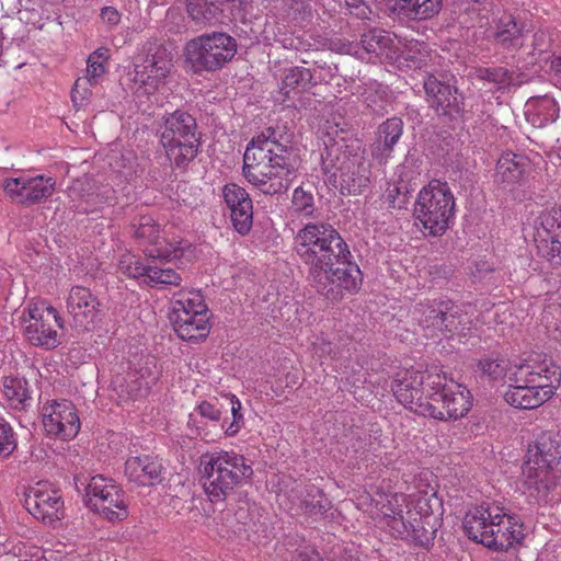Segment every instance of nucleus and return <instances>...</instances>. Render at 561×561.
I'll return each mask as SVG.
<instances>
[{
	"mask_svg": "<svg viewBox=\"0 0 561 561\" xmlns=\"http://www.w3.org/2000/svg\"><path fill=\"white\" fill-rule=\"evenodd\" d=\"M199 472L205 494L210 502L217 503L248 483L253 469L242 455L219 450L202 457Z\"/></svg>",
	"mask_w": 561,
	"mask_h": 561,
	"instance_id": "nucleus-5",
	"label": "nucleus"
},
{
	"mask_svg": "<svg viewBox=\"0 0 561 561\" xmlns=\"http://www.w3.org/2000/svg\"><path fill=\"white\" fill-rule=\"evenodd\" d=\"M392 391L407 409L436 420L462 417L472 407L470 391L437 367L398 373Z\"/></svg>",
	"mask_w": 561,
	"mask_h": 561,
	"instance_id": "nucleus-1",
	"label": "nucleus"
},
{
	"mask_svg": "<svg viewBox=\"0 0 561 561\" xmlns=\"http://www.w3.org/2000/svg\"><path fill=\"white\" fill-rule=\"evenodd\" d=\"M393 13L409 20H427L440 11L442 0H388Z\"/></svg>",
	"mask_w": 561,
	"mask_h": 561,
	"instance_id": "nucleus-31",
	"label": "nucleus"
},
{
	"mask_svg": "<svg viewBox=\"0 0 561 561\" xmlns=\"http://www.w3.org/2000/svg\"><path fill=\"white\" fill-rule=\"evenodd\" d=\"M56 181L50 176L26 175L9 178L3 182L5 195L14 203L34 205L50 197L55 191Z\"/></svg>",
	"mask_w": 561,
	"mask_h": 561,
	"instance_id": "nucleus-20",
	"label": "nucleus"
},
{
	"mask_svg": "<svg viewBox=\"0 0 561 561\" xmlns=\"http://www.w3.org/2000/svg\"><path fill=\"white\" fill-rule=\"evenodd\" d=\"M479 370L489 376L490 378L496 380L504 377L506 367L504 365V360L500 357H484L478 363Z\"/></svg>",
	"mask_w": 561,
	"mask_h": 561,
	"instance_id": "nucleus-45",
	"label": "nucleus"
},
{
	"mask_svg": "<svg viewBox=\"0 0 561 561\" xmlns=\"http://www.w3.org/2000/svg\"><path fill=\"white\" fill-rule=\"evenodd\" d=\"M89 84L85 78H79L76 81L71 92V100L76 106H84L89 102L91 98Z\"/></svg>",
	"mask_w": 561,
	"mask_h": 561,
	"instance_id": "nucleus-48",
	"label": "nucleus"
},
{
	"mask_svg": "<svg viewBox=\"0 0 561 561\" xmlns=\"http://www.w3.org/2000/svg\"><path fill=\"white\" fill-rule=\"evenodd\" d=\"M225 398L230 405L232 421L229 423L225 421L221 424V430L227 436H234L243 426V415L241 413L242 404L237 396L232 393H227Z\"/></svg>",
	"mask_w": 561,
	"mask_h": 561,
	"instance_id": "nucleus-41",
	"label": "nucleus"
},
{
	"mask_svg": "<svg viewBox=\"0 0 561 561\" xmlns=\"http://www.w3.org/2000/svg\"><path fill=\"white\" fill-rule=\"evenodd\" d=\"M456 199L447 182L432 180L422 187L414 205V217L431 236H442L455 218Z\"/></svg>",
	"mask_w": 561,
	"mask_h": 561,
	"instance_id": "nucleus-9",
	"label": "nucleus"
},
{
	"mask_svg": "<svg viewBox=\"0 0 561 561\" xmlns=\"http://www.w3.org/2000/svg\"><path fill=\"white\" fill-rule=\"evenodd\" d=\"M100 16L108 26H116L121 22V13L114 7L103 8Z\"/></svg>",
	"mask_w": 561,
	"mask_h": 561,
	"instance_id": "nucleus-49",
	"label": "nucleus"
},
{
	"mask_svg": "<svg viewBox=\"0 0 561 561\" xmlns=\"http://www.w3.org/2000/svg\"><path fill=\"white\" fill-rule=\"evenodd\" d=\"M195 130V118L185 112L175 111L164 118L160 141L174 165L183 167L196 157L199 141Z\"/></svg>",
	"mask_w": 561,
	"mask_h": 561,
	"instance_id": "nucleus-11",
	"label": "nucleus"
},
{
	"mask_svg": "<svg viewBox=\"0 0 561 561\" xmlns=\"http://www.w3.org/2000/svg\"><path fill=\"white\" fill-rule=\"evenodd\" d=\"M1 398L11 410H26L32 400L27 381L21 377H5L2 382Z\"/></svg>",
	"mask_w": 561,
	"mask_h": 561,
	"instance_id": "nucleus-33",
	"label": "nucleus"
},
{
	"mask_svg": "<svg viewBox=\"0 0 561 561\" xmlns=\"http://www.w3.org/2000/svg\"><path fill=\"white\" fill-rule=\"evenodd\" d=\"M368 495L376 493L386 502H377L380 505L379 513L385 525L390 529L393 536L400 538H414L420 528H422V515L417 510L415 499L403 493L387 494L379 488L369 485Z\"/></svg>",
	"mask_w": 561,
	"mask_h": 561,
	"instance_id": "nucleus-13",
	"label": "nucleus"
},
{
	"mask_svg": "<svg viewBox=\"0 0 561 561\" xmlns=\"http://www.w3.org/2000/svg\"><path fill=\"white\" fill-rule=\"evenodd\" d=\"M118 270L127 277L138 278L146 276L148 266L144 265L135 254L126 252L119 259Z\"/></svg>",
	"mask_w": 561,
	"mask_h": 561,
	"instance_id": "nucleus-42",
	"label": "nucleus"
},
{
	"mask_svg": "<svg viewBox=\"0 0 561 561\" xmlns=\"http://www.w3.org/2000/svg\"><path fill=\"white\" fill-rule=\"evenodd\" d=\"M403 131V123L398 117H392L382 123L377 131V138L371 147V154L380 162L387 161Z\"/></svg>",
	"mask_w": 561,
	"mask_h": 561,
	"instance_id": "nucleus-30",
	"label": "nucleus"
},
{
	"mask_svg": "<svg viewBox=\"0 0 561 561\" xmlns=\"http://www.w3.org/2000/svg\"><path fill=\"white\" fill-rule=\"evenodd\" d=\"M24 503L27 512L44 524L53 525L64 517L60 491L48 481H38L31 485Z\"/></svg>",
	"mask_w": 561,
	"mask_h": 561,
	"instance_id": "nucleus-17",
	"label": "nucleus"
},
{
	"mask_svg": "<svg viewBox=\"0 0 561 561\" xmlns=\"http://www.w3.org/2000/svg\"><path fill=\"white\" fill-rule=\"evenodd\" d=\"M161 471V462L149 455L129 457L125 462V474L130 481L140 485L158 482Z\"/></svg>",
	"mask_w": 561,
	"mask_h": 561,
	"instance_id": "nucleus-29",
	"label": "nucleus"
},
{
	"mask_svg": "<svg viewBox=\"0 0 561 561\" xmlns=\"http://www.w3.org/2000/svg\"><path fill=\"white\" fill-rule=\"evenodd\" d=\"M529 170L530 162L526 156L504 152L497 160L494 182L503 190L512 191L526 181Z\"/></svg>",
	"mask_w": 561,
	"mask_h": 561,
	"instance_id": "nucleus-24",
	"label": "nucleus"
},
{
	"mask_svg": "<svg viewBox=\"0 0 561 561\" xmlns=\"http://www.w3.org/2000/svg\"><path fill=\"white\" fill-rule=\"evenodd\" d=\"M229 0H187V13L197 24H214L220 20Z\"/></svg>",
	"mask_w": 561,
	"mask_h": 561,
	"instance_id": "nucleus-35",
	"label": "nucleus"
},
{
	"mask_svg": "<svg viewBox=\"0 0 561 561\" xmlns=\"http://www.w3.org/2000/svg\"><path fill=\"white\" fill-rule=\"evenodd\" d=\"M20 319L24 334L33 345L50 350L60 344L56 328L62 329L64 321L58 311L46 301L28 302Z\"/></svg>",
	"mask_w": 561,
	"mask_h": 561,
	"instance_id": "nucleus-14",
	"label": "nucleus"
},
{
	"mask_svg": "<svg viewBox=\"0 0 561 561\" xmlns=\"http://www.w3.org/2000/svg\"><path fill=\"white\" fill-rule=\"evenodd\" d=\"M558 83L561 84V80Z\"/></svg>",
	"mask_w": 561,
	"mask_h": 561,
	"instance_id": "nucleus-59",
	"label": "nucleus"
},
{
	"mask_svg": "<svg viewBox=\"0 0 561 561\" xmlns=\"http://www.w3.org/2000/svg\"><path fill=\"white\" fill-rule=\"evenodd\" d=\"M187 425L188 427H191L192 430H195V434L199 437H202L203 439H208V433L202 428L199 425H197V421L195 419V415L194 414H191L190 415V419H188V422H187Z\"/></svg>",
	"mask_w": 561,
	"mask_h": 561,
	"instance_id": "nucleus-51",
	"label": "nucleus"
},
{
	"mask_svg": "<svg viewBox=\"0 0 561 561\" xmlns=\"http://www.w3.org/2000/svg\"><path fill=\"white\" fill-rule=\"evenodd\" d=\"M351 254L336 257L333 264L324 267L325 277H310L320 291L335 298L343 291L354 294L362 285V272L359 267L350 261Z\"/></svg>",
	"mask_w": 561,
	"mask_h": 561,
	"instance_id": "nucleus-16",
	"label": "nucleus"
},
{
	"mask_svg": "<svg viewBox=\"0 0 561 561\" xmlns=\"http://www.w3.org/2000/svg\"><path fill=\"white\" fill-rule=\"evenodd\" d=\"M291 207L300 216L309 217L314 211L313 196L301 187H297L293 194Z\"/></svg>",
	"mask_w": 561,
	"mask_h": 561,
	"instance_id": "nucleus-43",
	"label": "nucleus"
},
{
	"mask_svg": "<svg viewBox=\"0 0 561 561\" xmlns=\"http://www.w3.org/2000/svg\"><path fill=\"white\" fill-rule=\"evenodd\" d=\"M561 459V438L552 432H543L529 445L523 467L524 482L543 500L556 485V466Z\"/></svg>",
	"mask_w": 561,
	"mask_h": 561,
	"instance_id": "nucleus-8",
	"label": "nucleus"
},
{
	"mask_svg": "<svg viewBox=\"0 0 561 561\" xmlns=\"http://www.w3.org/2000/svg\"><path fill=\"white\" fill-rule=\"evenodd\" d=\"M360 44L369 55V60L378 58L392 62V59H398L400 36L397 34L383 30H371L362 36Z\"/></svg>",
	"mask_w": 561,
	"mask_h": 561,
	"instance_id": "nucleus-27",
	"label": "nucleus"
},
{
	"mask_svg": "<svg viewBox=\"0 0 561 561\" xmlns=\"http://www.w3.org/2000/svg\"><path fill=\"white\" fill-rule=\"evenodd\" d=\"M85 504L108 520H123L128 516L124 492L103 476H94L85 488Z\"/></svg>",
	"mask_w": 561,
	"mask_h": 561,
	"instance_id": "nucleus-15",
	"label": "nucleus"
},
{
	"mask_svg": "<svg viewBox=\"0 0 561 561\" xmlns=\"http://www.w3.org/2000/svg\"><path fill=\"white\" fill-rule=\"evenodd\" d=\"M428 59L430 51L424 43L400 37L398 59H392V64H396L399 68H422L427 64Z\"/></svg>",
	"mask_w": 561,
	"mask_h": 561,
	"instance_id": "nucleus-34",
	"label": "nucleus"
},
{
	"mask_svg": "<svg viewBox=\"0 0 561 561\" xmlns=\"http://www.w3.org/2000/svg\"><path fill=\"white\" fill-rule=\"evenodd\" d=\"M525 32H528V30L525 28L524 24L511 14H503L496 22L494 37L505 46H515L519 44V39Z\"/></svg>",
	"mask_w": 561,
	"mask_h": 561,
	"instance_id": "nucleus-37",
	"label": "nucleus"
},
{
	"mask_svg": "<svg viewBox=\"0 0 561 561\" xmlns=\"http://www.w3.org/2000/svg\"><path fill=\"white\" fill-rule=\"evenodd\" d=\"M551 68L554 71V80L557 82L561 81V56H556L551 60Z\"/></svg>",
	"mask_w": 561,
	"mask_h": 561,
	"instance_id": "nucleus-52",
	"label": "nucleus"
},
{
	"mask_svg": "<svg viewBox=\"0 0 561 561\" xmlns=\"http://www.w3.org/2000/svg\"><path fill=\"white\" fill-rule=\"evenodd\" d=\"M134 236L149 243L145 249L147 256L160 260L180 259L184 255L186 243L182 240H169L165 233L160 236V227L151 216H141L133 224Z\"/></svg>",
	"mask_w": 561,
	"mask_h": 561,
	"instance_id": "nucleus-19",
	"label": "nucleus"
},
{
	"mask_svg": "<svg viewBox=\"0 0 561 561\" xmlns=\"http://www.w3.org/2000/svg\"><path fill=\"white\" fill-rule=\"evenodd\" d=\"M333 134H337L336 128ZM327 136L329 140H323L325 150L321 159L328 181L342 194H359L369 183V165L364 156L358 152L341 151L337 144H330L334 140L332 133L327 131Z\"/></svg>",
	"mask_w": 561,
	"mask_h": 561,
	"instance_id": "nucleus-7",
	"label": "nucleus"
},
{
	"mask_svg": "<svg viewBox=\"0 0 561 561\" xmlns=\"http://www.w3.org/2000/svg\"><path fill=\"white\" fill-rule=\"evenodd\" d=\"M154 377H145L141 375L139 378L137 377V373H130L128 375V385L115 381L114 391L117 394L118 402H126L128 400H137L138 398L147 394L148 390L151 387Z\"/></svg>",
	"mask_w": 561,
	"mask_h": 561,
	"instance_id": "nucleus-36",
	"label": "nucleus"
},
{
	"mask_svg": "<svg viewBox=\"0 0 561 561\" xmlns=\"http://www.w3.org/2000/svg\"><path fill=\"white\" fill-rule=\"evenodd\" d=\"M311 79L309 69L302 67H293L287 70L283 83L282 92L285 96H289L290 92L298 88H304Z\"/></svg>",
	"mask_w": 561,
	"mask_h": 561,
	"instance_id": "nucleus-39",
	"label": "nucleus"
},
{
	"mask_svg": "<svg viewBox=\"0 0 561 561\" xmlns=\"http://www.w3.org/2000/svg\"><path fill=\"white\" fill-rule=\"evenodd\" d=\"M219 407L220 404L217 400H204L196 405L195 412L211 422H219L221 419V410Z\"/></svg>",
	"mask_w": 561,
	"mask_h": 561,
	"instance_id": "nucleus-47",
	"label": "nucleus"
},
{
	"mask_svg": "<svg viewBox=\"0 0 561 561\" xmlns=\"http://www.w3.org/2000/svg\"><path fill=\"white\" fill-rule=\"evenodd\" d=\"M284 147L264 135L254 137L243 156V175L264 194L286 191L294 178Z\"/></svg>",
	"mask_w": 561,
	"mask_h": 561,
	"instance_id": "nucleus-3",
	"label": "nucleus"
},
{
	"mask_svg": "<svg viewBox=\"0 0 561 561\" xmlns=\"http://www.w3.org/2000/svg\"><path fill=\"white\" fill-rule=\"evenodd\" d=\"M363 0H344V4L345 7L347 8H359V5L362 4Z\"/></svg>",
	"mask_w": 561,
	"mask_h": 561,
	"instance_id": "nucleus-53",
	"label": "nucleus"
},
{
	"mask_svg": "<svg viewBox=\"0 0 561 561\" xmlns=\"http://www.w3.org/2000/svg\"><path fill=\"white\" fill-rule=\"evenodd\" d=\"M78 209H80L81 211H89V207L88 206H83L81 204L77 205L76 206Z\"/></svg>",
	"mask_w": 561,
	"mask_h": 561,
	"instance_id": "nucleus-56",
	"label": "nucleus"
},
{
	"mask_svg": "<svg viewBox=\"0 0 561 561\" xmlns=\"http://www.w3.org/2000/svg\"><path fill=\"white\" fill-rule=\"evenodd\" d=\"M534 240L545 255L561 254V207L542 211L535 221Z\"/></svg>",
	"mask_w": 561,
	"mask_h": 561,
	"instance_id": "nucleus-23",
	"label": "nucleus"
},
{
	"mask_svg": "<svg viewBox=\"0 0 561 561\" xmlns=\"http://www.w3.org/2000/svg\"><path fill=\"white\" fill-rule=\"evenodd\" d=\"M42 424L49 436L72 439L80 431V419L72 402L48 400L41 409Z\"/></svg>",
	"mask_w": 561,
	"mask_h": 561,
	"instance_id": "nucleus-18",
	"label": "nucleus"
},
{
	"mask_svg": "<svg viewBox=\"0 0 561 561\" xmlns=\"http://www.w3.org/2000/svg\"><path fill=\"white\" fill-rule=\"evenodd\" d=\"M154 4L161 3V0H151Z\"/></svg>",
	"mask_w": 561,
	"mask_h": 561,
	"instance_id": "nucleus-58",
	"label": "nucleus"
},
{
	"mask_svg": "<svg viewBox=\"0 0 561 561\" xmlns=\"http://www.w3.org/2000/svg\"><path fill=\"white\" fill-rule=\"evenodd\" d=\"M428 316L424 320H420L421 324L430 328L431 325H444L446 331L451 335L457 334L459 337L468 335L473 328V307L465 306V309L451 311L449 313L434 308H428Z\"/></svg>",
	"mask_w": 561,
	"mask_h": 561,
	"instance_id": "nucleus-25",
	"label": "nucleus"
},
{
	"mask_svg": "<svg viewBox=\"0 0 561 561\" xmlns=\"http://www.w3.org/2000/svg\"><path fill=\"white\" fill-rule=\"evenodd\" d=\"M16 446L18 442L11 425L0 419V458L9 457Z\"/></svg>",
	"mask_w": 561,
	"mask_h": 561,
	"instance_id": "nucleus-44",
	"label": "nucleus"
},
{
	"mask_svg": "<svg viewBox=\"0 0 561 561\" xmlns=\"http://www.w3.org/2000/svg\"><path fill=\"white\" fill-rule=\"evenodd\" d=\"M365 502H358L357 506L362 510H364ZM365 511H368V508H365Z\"/></svg>",
	"mask_w": 561,
	"mask_h": 561,
	"instance_id": "nucleus-57",
	"label": "nucleus"
},
{
	"mask_svg": "<svg viewBox=\"0 0 561 561\" xmlns=\"http://www.w3.org/2000/svg\"><path fill=\"white\" fill-rule=\"evenodd\" d=\"M79 183H76L73 184L70 188H69V195L70 197L75 201L76 196L79 195Z\"/></svg>",
	"mask_w": 561,
	"mask_h": 561,
	"instance_id": "nucleus-54",
	"label": "nucleus"
},
{
	"mask_svg": "<svg viewBox=\"0 0 561 561\" xmlns=\"http://www.w3.org/2000/svg\"><path fill=\"white\" fill-rule=\"evenodd\" d=\"M424 89L431 106L435 107L438 113L450 117L461 114L462 101L456 88L428 77L424 82Z\"/></svg>",
	"mask_w": 561,
	"mask_h": 561,
	"instance_id": "nucleus-26",
	"label": "nucleus"
},
{
	"mask_svg": "<svg viewBox=\"0 0 561 561\" xmlns=\"http://www.w3.org/2000/svg\"><path fill=\"white\" fill-rule=\"evenodd\" d=\"M507 379L505 401L514 408L530 410L556 394L561 383V369L550 358L531 356L513 363Z\"/></svg>",
	"mask_w": 561,
	"mask_h": 561,
	"instance_id": "nucleus-2",
	"label": "nucleus"
},
{
	"mask_svg": "<svg viewBox=\"0 0 561 561\" xmlns=\"http://www.w3.org/2000/svg\"><path fill=\"white\" fill-rule=\"evenodd\" d=\"M110 58L107 48L101 47L91 53L87 60V81L90 85L98 84L106 71V62Z\"/></svg>",
	"mask_w": 561,
	"mask_h": 561,
	"instance_id": "nucleus-38",
	"label": "nucleus"
},
{
	"mask_svg": "<svg viewBox=\"0 0 561 561\" xmlns=\"http://www.w3.org/2000/svg\"><path fill=\"white\" fill-rule=\"evenodd\" d=\"M172 69V58L165 49H158L148 55L142 64L136 65V82L145 94H153L165 84V79Z\"/></svg>",
	"mask_w": 561,
	"mask_h": 561,
	"instance_id": "nucleus-21",
	"label": "nucleus"
},
{
	"mask_svg": "<svg viewBox=\"0 0 561 561\" xmlns=\"http://www.w3.org/2000/svg\"><path fill=\"white\" fill-rule=\"evenodd\" d=\"M296 251L309 266V277H325L324 267L350 255L347 244L330 225L308 224L296 236Z\"/></svg>",
	"mask_w": 561,
	"mask_h": 561,
	"instance_id": "nucleus-6",
	"label": "nucleus"
},
{
	"mask_svg": "<svg viewBox=\"0 0 561 561\" xmlns=\"http://www.w3.org/2000/svg\"><path fill=\"white\" fill-rule=\"evenodd\" d=\"M222 198L233 228L240 234H247L253 224V204L249 193L238 184L228 183L222 187Z\"/></svg>",
	"mask_w": 561,
	"mask_h": 561,
	"instance_id": "nucleus-22",
	"label": "nucleus"
},
{
	"mask_svg": "<svg viewBox=\"0 0 561 561\" xmlns=\"http://www.w3.org/2000/svg\"><path fill=\"white\" fill-rule=\"evenodd\" d=\"M316 492L319 495V499L317 501H308V500L304 501L306 508L309 510V512L313 513V514L322 513L327 506L325 499L323 497L321 492L318 489L316 490Z\"/></svg>",
	"mask_w": 561,
	"mask_h": 561,
	"instance_id": "nucleus-50",
	"label": "nucleus"
},
{
	"mask_svg": "<svg viewBox=\"0 0 561 561\" xmlns=\"http://www.w3.org/2000/svg\"><path fill=\"white\" fill-rule=\"evenodd\" d=\"M67 308L77 322H93L100 312V301L90 289L73 286L67 298Z\"/></svg>",
	"mask_w": 561,
	"mask_h": 561,
	"instance_id": "nucleus-28",
	"label": "nucleus"
},
{
	"mask_svg": "<svg viewBox=\"0 0 561 561\" xmlns=\"http://www.w3.org/2000/svg\"><path fill=\"white\" fill-rule=\"evenodd\" d=\"M478 76L482 80L495 83L499 88L510 82L508 72L502 67L479 69Z\"/></svg>",
	"mask_w": 561,
	"mask_h": 561,
	"instance_id": "nucleus-46",
	"label": "nucleus"
},
{
	"mask_svg": "<svg viewBox=\"0 0 561 561\" xmlns=\"http://www.w3.org/2000/svg\"><path fill=\"white\" fill-rule=\"evenodd\" d=\"M236 39L224 32L199 35L184 47V59L194 72L216 71L231 61L237 54Z\"/></svg>",
	"mask_w": 561,
	"mask_h": 561,
	"instance_id": "nucleus-10",
	"label": "nucleus"
},
{
	"mask_svg": "<svg viewBox=\"0 0 561 561\" xmlns=\"http://www.w3.org/2000/svg\"><path fill=\"white\" fill-rule=\"evenodd\" d=\"M463 530L469 539L495 551H507L525 536L523 523L496 504L470 508L463 518Z\"/></svg>",
	"mask_w": 561,
	"mask_h": 561,
	"instance_id": "nucleus-4",
	"label": "nucleus"
},
{
	"mask_svg": "<svg viewBox=\"0 0 561 561\" xmlns=\"http://www.w3.org/2000/svg\"><path fill=\"white\" fill-rule=\"evenodd\" d=\"M527 121L535 127H543L559 116V106L551 96L543 95L527 101L525 105Z\"/></svg>",
	"mask_w": 561,
	"mask_h": 561,
	"instance_id": "nucleus-32",
	"label": "nucleus"
},
{
	"mask_svg": "<svg viewBox=\"0 0 561 561\" xmlns=\"http://www.w3.org/2000/svg\"><path fill=\"white\" fill-rule=\"evenodd\" d=\"M370 85H371L373 88H376V93H377V94L381 93L382 85H381V84H379V83H377V81H371V82H370ZM383 92H385V91L382 90V93H383Z\"/></svg>",
	"mask_w": 561,
	"mask_h": 561,
	"instance_id": "nucleus-55",
	"label": "nucleus"
},
{
	"mask_svg": "<svg viewBox=\"0 0 561 561\" xmlns=\"http://www.w3.org/2000/svg\"><path fill=\"white\" fill-rule=\"evenodd\" d=\"M146 277L151 286H179L181 276L170 267L148 266Z\"/></svg>",
	"mask_w": 561,
	"mask_h": 561,
	"instance_id": "nucleus-40",
	"label": "nucleus"
},
{
	"mask_svg": "<svg viewBox=\"0 0 561 561\" xmlns=\"http://www.w3.org/2000/svg\"><path fill=\"white\" fill-rule=\"evenodd\" d=\"M170 320L178 336L184 341L205 339L210 331V316L199 291L179 295L172 302Z\"/></svg>",
	"mask_w": 561,
	"mask_h": 561,
	"instance_id": "nucleus-12",
	"label": "nucleus"
}]
</instances>
